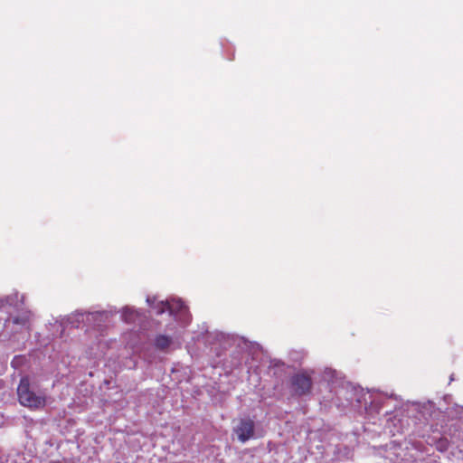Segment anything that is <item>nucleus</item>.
<instances>
[{"label":"nucleus","instance_id":"f257e3e1","mask_svg":"<svg viewBox=\"0 0 463 463\" xmlns=\"http://www.w3.org/2000/svg\"><path fill=\"white\" fill-rule=\"evenodd\" d=\"M17 396L20 404L30 410H39L46 404L45 396L37 395L31 389L30 380L27 376L21 378L17 387Z\"/></svg>","mask_w":463,"mask_h":463},{"label":"nucleus","instance_id":"20e7f679","mask_svg":"<svg viewBox=\"0 0 463 463\" xmlns=\"http://www.w3.org/2000/svg\"><path fill=\"white\" fill-rule=\"evenodd\" d=\"M166 310L170 314L175 315L177 313L186 312L187 307L181 300L166 301L161 304V307L158 309L157 314H162Z\"/></svg>","mask_w":463,"mask_h":463},{"label":"nucleus","instance_id":"423d86ee","mask_svg":"<svg viewBox=\"0 0 463 463\" xmlns=\"http://www.w3.org/2000/svg\"><path fill=\"white\" fill-rule=\"evenodd\" d=\"M436 448L439 451H445L449 448V440L446 438L439 439L436 443Z\"/></svg>","mask_w":463,"mask_h":463},{"label":"nucleus","instance_id":"f03ea898","mask_svg":"<svg viewBox=\"0 0 463 463\" xmlns=\"http://www.w3.org/2000/svg\"><path fill=\"white\" fill-rule=\"evenodd\" d=\"M290 391L293 396L301 397L308 395L312 392L313 380L311 374L307 371H301L290 377Z\"/></svg>","mask_w":463,"mask_h":463},{"label":"nucleus","instance_id":"39448f33","mask_svg":"<svg viewBox=\"0 0 463 463\" xmlns=\"http://www.w3.org/2000/svg\"><path fill=\"white\" fill-rule=\"evenodd\" d=\"M172 344V338L168 335H158L155 338V346L156 349L164 351L166 350Z\"/></svg>","mask_w":463,"mask_h":463},{"label":"nucleus","instance_id":"0eeeda50","mask_svg":"<svg viewBox=\"0 0 463 463\" xmlns=\"http://www.w3.org/2000/svg\"><path fill=\"white\" fill-rule=\"evenodd\" d=\"M28 322L27 317H14L12 318V323L14 325H22L25 326Z\"/></svg>","mask_w":463,"mask_h":463},{"label":"nucleus","instance_id":"7ed1b4c3","mask_svg":"<svg viewBox=\"0 0 463 463\" xmlns=\"http://www.w3.org/2000/svg\"><path fill=\"white\" fill-rule=\"evenodd\" d=\"M255 424L252 420L241 419L238 426L234 429V432L237 434L238 439L242 443L251 439L254 435Z\"/></svg>","mask_w":463,"mask_h":463}]
</instances>
